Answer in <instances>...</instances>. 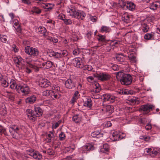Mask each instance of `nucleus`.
Wrapping results in <instances>:
<instances>
[{
	"mask_svg": "<svg viewBox=\"0 0 160 160\" xmlns=\"http://www.w3.org/2000/svg\"><path fill=\"white\" fill-rule=\"evenodd\" d=\"M154 35V33H147L145 34L144 38L145 39L149 40L152 39Z\"/></svg>",
	"mask_w": 160,
	"mask_h": 160,
	"instance_id": "nucleus-41",
	"label": "nucleus"
},
{
	"mask_svg": "<svg viewBox=\"0 0 160 160\" xmlns=\"http://www.w3.org/2000/svg\"><path fill=\"white\" fill-rule=\"evenodd\" d=\"M107 114H111L113 112L114 108L112 106L110 105H107L102 109Z\"/></svg>",
	"mask_w": 160,
	"mask_h": 160,
	"instance_id": "nucleus-15",
	"label": "nucleus"
},
{
	"mask_svg": "<svg viewBox=\"0 0 160 160\" xmlns=\"http://www.w3.org/2000/svg\"><path fill=\"white\" fill-rule=\"evenodd\" d=\"M26 53L30 55L32 57L37 56L38 55L39 52L37 49L30 46L26 47L24 49Z\"/></svg>",
	"mask_w": 160,
	"mask_h": 160,
	"instance_id": "nucleus-4",
	"label": "nucleus"
},
{
	"mask_svg": "<svg viewBox=\"0 0 160 160\" xmlns=\"http://www.w3.org/2000/svg\"><path fill=\"white\" fill-rule=\"evenodd\" d=\"M128 58L130 60L132 61L133 62H136V57L134 55H130L128 56Z\"/></svg>",
	"mask_w": 160,
	"mask_h": 160,
	"instance_id": "nucleus-55",
	"label": "nucleus"
},
{
	"mask_svg": "<svg viewBox=\"0 0 160 160\" xmlns=\"http://www.w3.org/2000/svg\"><path fill=\"white\" fill-rule=\"evenodd\" d=\"M150 137L146 136H141L140 137V138L141 139H143L145 141L148 142L150 139Z\"/></svg>",
	"mask_w": 160,
	"mask_h": 160,
	"instance_id": "nucleus-50",
	"label": "nucleus"
},
{
	"mask_svg": "<svg viewBox=\"0 0 160 160\" xmlns=\"http://www.w3.org/2000/svg\"><path fill=\"white\" fill-rule=\"evenodd\" d=\"M2 83V85L4 87H7L8 84V83L5 80L3 79Z\"/></svg>",
	"mask_w": 160,
	"mask_h": 160,
	"instance_id": "nucleus-60",
	"label": "nucleus"
},
{
	"mask_svg": "<svg viewBox=\"0 0 160 160\" xmlns=\"http://www.w3.org/2000/svg\"><path fill=\"white\" fill-rule=\"evenodd\" d=\"M27 153L29 155L32 157L36 160H40L42 158V155L38 151L33 149H29L26 151Z\"/></svg>",
	"mask_w": 160,
	"mask_h": 160,
	"instance_id": "nucleus-5",
	"label": "nucleus"
},
{
	"mask_svg": "<svg viewBox=\"0 0 160 160\" xmlns=\"http://www.w3.org/2000/svg\"><path fill=\"white\" fill-rule=\"evenodd\" d=\"M83 105L84 106L87 107L88 108H91L92 106V100L91 98H88L86 101L84 102Z\"/></svg>",
	"mask_w": 160,
	"mask_h": 160,
	"instance_id": "nucleus-37",
	"label": "nucleus"
},
{
	"mask_svg": "<svg viewBox=\"0 0 160 160\" xmlns=\"http://www.w3.org/2000/svg\"><path fill=\"white\" fill-rule=\"evenodd\" d=\"M18 87L19 88H18V92L19 93L22 92L23 95H27L30 92V88L27 85L20 84Z\"/></svg>",
	"mask_w": 160,
	"mask_h": 160,
	"instance_id": "nucleus-6",
	"label": "nucleus"
},
{
	"mask_svg": "<svg viewBox=\"0 0 160 160\" xmlns=\"http://www.w3.org/2000/svg\"><path fill=\"white\" fill-rule=\"evenodd\" d=\"M111 139L113 141H118L121 139L120 135L117 132H113L112 136H110Z\"/></svg>",
	"mask_w": 160,
	"mask_h": 160,
	"instance_id": "nucleus-20",
	"label": "nucleus"
},
{
	"mask_svg": "<svg viewBox=\"0 0 160 160\" xmlns=\"http://www.w3.org/2000/svg\"><path fill=\"white\" fill-rule=\"evenodd\" d=\"M21 1L22 3L28 5H30L31 3L30 0H21Z\"/></svg>",
	"mask_w": 160,
	"mask_h": 160,
	"instance_id": "nucleus-62",
	"label": "nucleus"
},
{
	"mask_svg": "<svg viewBox=\"0 0 160 160\" xmlns=\"http://www.w3.org/2000/svg\"><path fill=\"white\" fill-rule=\"evenodd\" d=\"M95 77H96V75L90 76L87 78V79L88 82L93 83L95 81Z\"/></svg>",
	"mask_w": 160,
	"mask_h": 160,
	"instance_id": "nucleus-38",
	"label": "nucleus"
},
{
	"mask_svg": "<svg viewBox=\"0 0 160 160\" xmlns=\"http://www.w3.org/2000/svg\"><path fill=\"white\" fill-rule=\"evenodd\" d=\"M42 7L45 9V11H48L52 9L53 6L52 4L48 3L44 4L42 6Z\"/></svg>",
	"mask_w": 160,
	"mask_h": 160,
	"instance_id": "nucleus-32",
	"label": "nucleus"
},
{
	"mask_svg": "<svg viewBox=\"0 0 160 160\" xmlns=\"http://www.w3.org/2000/svg\"><path fill=\"white\" fill-rule=\"evenodd\" d=\"M91 136L93 138H98L102 137V134L99 131H95L91 133Z\"/></svg>",
	"mask_w": 160,
	"mask_h": 160,
	"instance_id": "nucleus-34",
	"label": "nucleus"
},
{
	"mask_svg": "<svg viewBox=\"0 0 160 160\" xmlns=\"http://www.w3.org/2000/svg\"><path fill=\"white\" fill-rule=\"evenodd\" d=\"M38 32L40 34H43V36H46L48 32H47V30L45 28L43 27H40L38 28Z\"/></svg>",
	"mask_w": 160,
	"mask_h": 160,
	"instance_id": "nucleus-33",
	"label": "nucleus"
},
{
	"mask_svg": "<svg viewBox=\"0 0 160 160\" xmlns=\"http://www.w3.org/2000/svg\"><path fill=\"white\" fill-rule=\"evenodd\" d=\"M64 84L66 88L68 89H72L75 88L76 82L75 80L69 78L65 81Z\"/></svg>",
	"mask_w": 160,
	"mask_h": 160,
	"instance_id": "nucleus-8",
	"label": "nucleus"
},
{
	"mask_svg": "<svg viewBox=\"0 0 160 160\" xmlns=\"http://www.w3.org/2000/svg\"><path fill=\"white\" fill-rule=\"evenodd\" d=\"M14 62L18 65H22L23 64V59L20 57H18L15 58L14 59Z\"/></svg>",
	"mask_w": 160,
	"mask_h": 160,
	"instance_id": "nucleus-27",
	"label": "nucleus"
},
{
	"mask_svg": "<svg viewBox=\"0 0 160 160\" xmlns=\"http://www.w3.org/2000/svg\"><path fill=\"white\" fill-rule=\"evenodd\" d=\"M14 28L16 29V30L18 33L19 34L21 33L22 31V29L20 25L16 27H14Z\"/></svg>",
	"mask_w": 160,
	"mask_h": 160,
	"instance_id": "nucleus-59",
	"label": "nucleus"
},
{
	"mask_svg": "<svg viewBox=\"0 0 160 160\" xmlns=\"http://www.w3.org/2000/svg\"><path fill=\"white\" fill-rule=\"evenodd\" d=\"M82 61V59L80 58H75L73 60V63L75 67L78 68H82L84 66Z\"/></svg>",
	"mask_w": 160,
	"mask_h": 160,
	"instance_id": "nucleus-12",
	"label": "nucleus"
},
{
	"mask_svg": "<svg viewBox=\"0 0 160 160\" xmlns=\"http://www.w3.org/2000/svg\"><path fill=\"white\" fill-rule=\"evenodd\" d=\"M51 90H47L44 91L42 92V95L44 96H48L49 97V94Z\"/></svg>",
	"mask_w": 160,
	"mask_h": 160,
	"instance_id": "nucleus-57",
	"label": "nucleus"
},
{
	"mask_svg": "<svg viewBox=\"0 0 160 160\" xmlns=\"http://www.w3.org/2000/svg\"><path fill=\"white\" fill-rule=\"evenodd\" d=\"M60 97V96L57 92H56L55 93L54 95L52 98L53 99H57L59 98Z\"/></svg>",
	"mask_w": 160,
	"mask_h": 160,
	"instance_id": "nucleus-64",
	"label": "nucleus"
},
{
	"mask_svg": "<svg viewBox=\"0 0 160 160\" xmlns=\"http://www.w3.org/2000/svg\"><path fill=\"white\" fill-rule=\"evenodd\" d=\"M159 151L158 149L156 148H152L150 156L152 157L155 156L158 153Z\"/></svg>",
	"mask_w": 160,
	"mask_h": 160,
	"instance_id": "nucleus-42",
	"label": "nucleus"
},
{
	"mask_svg": "<svg viewBox=\"0 0 160 160\" xmlns=\"http://www.w3.org/2000/svg\"><path fill=\"white\" fill-rule=\"evenodd\" d=\"M122 19L124 22L128 23L130 21V15L127 12H125L122 15Z\"/></svg>",
	"mask_w": 160,
	"mask_h": 160,
	"instance_id": "nucleus-26",
	"label": "nucleus"
},
{
	"mask_svg": "<svg viewBox=\"0 0 160 160\" xmlns=\"http://www.w3.org/2000/svg\"><path fill=\"white\" fill-rule=\"evenodd\" d=\"M52 88L57 91H59L60 90L59 87L57 85H54L52 86Z\"/></svg>",
	"mask_w": 160,
	"mask_h": 160,
	"instance_id": "nucleus-61",
	"label": "nucleus"
},
{
	"mask_svg": "<svg viewBox=\"0 0 160 160\" xmlns=\"http://www.w3.org/2000/svg\"><path fill=\"white\" fill-rule=\"evenodd\" d=\"M36 97L35 96L32 95L26 98V102L27 103L32 104L36 101Z\"/></svg>",
	"mask_w": 160,
	"mask_h": 160,
	"instance_id": "nucleus-24",
	"label": "nucleus"
},
{
	"mask_svg": "<svg viewBox=\"0 0 160 160\" xmlns=\"http://www.w3.org/2000/svg\"><path fill=\"white\" fill-rule=\"evenodd\" d=\"M125 39L128 42H129L131 39V33L130 32L127 33L125 36Z\"/></svg>",
	"mask_w": 160,
	"mask_h": 160,
	"instance_id": "nucleus-53",
	"label": "nucleus"
},
{
	"mask_svg": "<svg viewBox=\"0 0 160 160\" xmlns=\"http://www.w3.org/2000/svg\"><path fill=\"white\" fill-rule=\"evenodd\" d=\"M44 37L48 40L50 41V42H52L53 43H56L58 42V40L57 38H52L51 36H50L49 34L47 33L46 36H45Z\"/></svg>",
	"mask_w": 160,
	"mask_h": 160,
	"instance_id": "nucleus-25",
	"label": "nucleus"
},
{
	"mask_svg": "<svg viewBox=\"0 0 160 160\" xmlns=\"http://www.w3.org/2000/svg\"><path fill=\"white\" fill-rule=\"evenodd\" d=\"M58 18L59 19L62 20L64 21L65 18V15L62 13H61L58 15Z\"/></svg>",
	"mask_w": 160,
	"mask_h": 160,
	"instance_id": "nucleus-58",
	"label": "nucleus"
},
{
	"mask_svg": "<svg viewBox=\"0 0 160 160\" xmlns=\"http://www.w3.org/2000/svg\"><path fill=\"white\" fill-rule=\"evenodd\" d=\"M7 36L3 35H0V39L1 41L4 43L7 42Z\"/></svg>",
	"mask_w": 160,
	"mask_h": 160,
	"instance_id": "nucleus-45",
	"label": "nucleus"
},
{
	"mask_svg": "<svg viewBox=\"0 0 160 160\" xmlns=\"http://www.w3.org/2000/svg\"><path fill=\"white\" fill-rule=\"evenodd\" d=\"M154 106L151 104H145L142 105L140 108L144 114H147L152 111Z\"/></svg>",
	"mask_w": 160,
	"mask_h": 160,
	"instance_id": "nucleus-9",
	"label": "nucleus"
},
{
	"mask_svg": "<svg viewBox=\"0 0 160 160\" xmlns=\"http://www.w3.org/2000/svg\"><path fill=\"white\" fill-rule=\"evenodd\" d=\"M59 139L61 141H62L65 139V135L63 132H62L59 134Z\"/></svg>",
	"mask_w": 160,
	"mask_h": 160,
	"instance_id": "nucleus-49",
	"label": "nucleus"
},
{
	"mask_svg": "<svg viewBox=\"0 0 160 160\" xmlns=\"http://www.w3.org/2000/svg\"><path fill=\"white\" fill-rule=\"evenodd\" d=\"M36 114L37 117H39L41 116L42 114V110L39 107H35L34 110L33 111Z\"/></svg>",
	"mask_w": 160,
	"mask_h": 160,
	"instance_id": "nucleus-23",
	"label": "nucleus"
},
{
	"mask_svg": "<svg viewBox=\"0 0 160 160\" xmlns=\"http://www.w3.org/2000/svg\"><path fill=\"white\" fill-rule=\"evenodd\" d=\"M97 39L99 42H105V36L101 34L98 35Z\"/></svg>",
	"mask_w": 160,
	"mask_h": 160,
	"instance_id": "nucleus-44",
	"label": "nucleus"
},
{
	"mask_svg": "<svg viewBox=\"0 0 160 160\" xmlns=\"http://www.w3.org/2000/svg\"><path fill=\"white\" fill-rule=\"evenodd\" d=\"M64 23L67 25H71L72 23V20L69 19H66L65 18V19L64 20Z\"/></svg>",
	"mask_w": 160,
	"mask_h": 160,
	"instance_id": "nucleus-51",
	"label": "nucleus"
},
{
	"mask_svg": "<svg viewBox=\"0 0 160 160\" xmlns=\"http://www.w3.org/2000/svg\"><path fill=\"white\" fill-rule=\"evenodd\" d=\"M110 31V28L105 26H102L100 30V32H109Z\"/></svg>",
	"mask_w": 160,
	"mask_h": 160,
	"instance_id": "nucleus-31",
	"label": "nucleus"
},
{
	"mask_svg": "<svg viewBox=\"0 0 160 160\" xmlns=\"http://www.w3.org/2000/svg\"><path fill=\"white\" fill-rule=\"evenodd\" d=\"M31 12L33 13L39 14L41 13V10L39 8L34 6L32 7Z\"/></svg>",
	"mask_w": 160,
	"mask_h": 160,
	"instance_id": "nucleus-36",
	"label": "nucleus"
},
{
	"mask_svg": "<svg viewBox=\"0 0 160 160\" xmlns=\"http://www.w3.org/2000/svg\"><path fill=\"white\" fill-rule=\"evenodd\" d=\"M116 77L120 79L121 83L123 85H130L132 81V76L130 74L124 73L122 72H117Z\"/></svg>",
	"mask_w": 160,
	"mask_h": 160,
	"instance_id": "nucleus-2",
	"label": "nucleus"
},
{
	"mask_svg": "<svg viewBox=\"0 0 160 160\" xmlns=\"http://www.w3.org/2000/svg\"><path fill=\"white\" fill-rule=\"evenodd\" d=\"M115 58L118 62L120 64H123L125 60V57L122 54H117Z\"/></svg>",
	"mask_w": 160,
	"mask_h": 160,
	"instance_id": "nucleus-18",
	"label": "nucleus"
},
{
	"mask_svg": "<svg viewBox=\"0 0 160 160\" xmlns=\"http://www.w3.org/2000/svg\"><path fill=\"white\" fill-rule=\"evenodd\" d=\"M26 112L29 119L33 122L36 120L37 116L34 112L30 109L26 110Z\"/></svg>",
	"mask_w": 160,
	"mask_h": 160,
	"instance_id": "nucleus-10",
	"label": "nucleus"
},
{
	"mask_svg": "<svg viewBox=\"0 0 160 160\" xmlns=\"http://www.w3.org/2000/svg\"><path fill=\"white\" fill-rule=\"evenodd\" d=\"M67 11L69 16L78 19L83 20L86 16L84 11L79 10H76L73 7L71 6L70 8H68L67 9Z\"/></svg>",
	"mask_w": 160,
	"mask_h": 160,
	"instance_id": "nucleus-1",
	"label": "nucleus"
},
{
	"mask_svg": "<svg viewBox=\"0 0 160 160\" xmlns=\"http://www.w3.org/2000/svg\"><path fill=\"white\" fill-rule=\"evenodd\" d=\"M42 152L43 153H47L50 155H53L54 153V151L50 147L48 148H46V150H43Z\"/></svg>",
	"mask_w": 160,
	"mask_h": 160,
	"instance_id": "nucleus-35",
	"label": "nucleus"
},
{
	"mask_svg": "<svg viewBox=\"0 0 160 160\" xmlns=\"http://www.w3.org/2000/svg\"><path fill=\"white\" fill-rule=\"evenodd\" d=\"M42 68L45 69H48L52 67V63L50 61H48L42 63Z\"/></svg>",
	"mask_w": 160,
	"mask_h": 160,
	"instance_id": "nucleus-21",
	"label": "nucleus"
},
{
	"mask_svg": "<svg viewBox=\"0 0 160 160\" xmlns=\"http://www.w3.org/2000/svg\"><path fill=\"white\" fill-rule=\"evenodd\" d=\"M160 6V1L153 2L150 4V8L152 10H155Z\"/></svg>",
	"mask_w": 160,
	"mask_h": 160,
	"instance_id": "nucleus-22",
	"label": "nucleus"
},
{
	"mask_svg": "<svg viewBox=\"0 0 160 160\" xmlns=\"http://www.w3.org/2000/svg\"><path fill=\"white\" fill-rule=\"evenodd\" d=\"M20 84H17L14 80H11L10 82V88L12 89H15L18 91V88H19L18 87Z\"/></svg>",
	"mask_w": 160,
	"mask_h": 160,
	"instance_id": "nucleus-29",
	"label": "nucleus"
},
{
	"mask_svg": "<svg viewBox=\"0 0 160 160\" xmlns=\"http://www.w3.org/2000/svg\"><path fill=\"white\" fill-rule=\"evenodd\" d=\"M128 101L131 104L133 105L136 103L138 104L139 103V100H137L136 97H133L130 98Z\"/></svg>",
	"mask_w": 160,
	"mask_h": 160,
	"instance_id": "nucleus-40",
	"label": "nucleus"
},
{
	"mask_svg": "<svg viewBox=\"0 0 160 160\" xmlns=\"http://www.w3.org/2000/svg\"><path fill=\"white\" fill-rule=\"evenodd\" d=\"M55 136L52 132L50 131L47 136L46 140L48 142H54Z\"/></svg>",
	"mask_w": 160,
	"mask_h": 160,
	"instance_id": "nucleus-16",
	"label": "nucleus"
},
{
	"mask_svg": "<svg viewBox=\"0 0 160 160\" xmlns=\"http://www.w3.org/2000/svg\"><path fill=\"white\" fill-rule=\"evenodd\" d=\"M108 66L114 71H117L119 69L118 65L115 64H113L112 63H109L108 65Z\"/></svg>",
	"mask_w": 160,
	"mask_h": 160,
	"instance_id": "nucleus-39",
	"label": "nucleus"
},
{
	"mask_svg": "<svg viewBox=\"0 0 160 160\" xmlns=\"http://www.w3.org/2000/svg\"><path fill=\"white\" fill-rule=\"evenodd\" d=\"M62 122V120H59L57 122H56L54 123L52 125V127L53 129H56L57 127H58L60 124Z\"/></svg>",
	"mask_w": 160,
	"mask_h": 160,
	"instance_id": "nucleus-46",
	"label": "nucleus"
},
{
	"mask_svg": "<svg viewBox=\"0 0 160 160\" xmlns=\"http://www.w3.org/2000/svg\"><path fill=\"white\" fill-rule=\"evenodd\" d=\"M103 149L106 151H108L109 150V147L107 144H105L103 145Z\"/></svg>",
	"mask_w": 160,
	"mask_h": 160,
	"instance_id": "nucleus-63",
	"label": "nucleus"
},
{
	"mask_svg": "<svg viewBox=\"0 0 160 160\" xmlns=\"http://www.w3.org/2000/svg\"><path fill=\"white\" fill-rule=\"evenodd\" d=\"M96 78L101 81H106L110 78V76L106 73H100L96 75Z\"/></svg>",
	"mask_w": 160,
	"mask_h": 160,
	"instance_id": "nucleus-13",
	"label": "nucleus"
},
{
	"mask_svg": "<svg viewBox=\"0 0 160 160\" xmlns=\"http://www.w3.org/2000/svg\"><path fill=\"white\" fill-rule=\"evenodd\" d=\"M149 29L148 27L146 24H144L142 25V31L145 32H147Z\"/></svg>",
	"mask_w": 160,
	"mask_h": 160,
	"instance_id": "nucleus-54",
	"label": "nucleus"
},
{
	"mask_svg": "<svg viewBox=\"0 0 160 160\" xmlns=\"http://www.w3.org/2000/svg\"><path fill=\"white\" fill-rule=\"evenodd\" d=\"M119 4L121 7L123 8H125V7H126L127 4L123 0H119Z\"/></svg>",
	"mask_w": 160,
	"mask_h": 160,
	"instance_id": "nucleus-47",
	"label": "nucleus"
},
{
	"mask_svg": "<svg viewBox=\"0 0 160 160\" xmlns=\"http://www.w3.org/2000/svg\"><path fill=\"white\" fill-rule=\"evenodd\" d=\"M26 62L28 64V65H27L28 67H29L31 68H33L34 69H36V68H37L36 65V64H33L30 61H28V60L27 59Z\"/></svg>",
	"mask_w": 160,
	"mask_h": 160,
	"instance_id": "nucleus-43",
	"label": "nucleus"
},
{
	"mask_svg": "<svg viewBox=\"0 0 160 160\" xmlns=\"http://www.w3.org/2000/svg\"><path fill=\"white\" fill-rule=\"evenodd\" d=\"M73 121L76 123H78L81 120L78 115H75L72 118Z\"/></svg>",
	"mask_w": 160,
	"mask_h": 160,
	"instance_id": "nucleus-48",
	"label": "nucleus"
},
{
	"mask_svg": "<svg viewBox=\"0 0 160 160\" xmlns=\"http://www.w3.org/2000/svg\"><path fill=\"white\" fill-rule=\"evenodd\" d=\"M51 84L50 82L47 79H43L40 80L39 82V86L43 88L48 87Z\"/></svg>",
	"mask_w": 160,
	"mask_h": 160,
	"instance_id": "nucleus-14",
	"label": "nucleus"
},
{
	"mask_svg": "<svg viewBox=\"0 0 160 160\" xmlns=\"http://www.w3.org/2000/svg\"><path fill=\"white\" fill-rule=\"evenodd\" d=\"M89 18L90 20L92 21L93 22H96L97 20V17L95 16H92L91 15H89Z\"/></svg>",
	"mask_w": 160,
	"mask_h": 160,
	"instance_id": "nucleus-56",
	"label": "nucleus"
},
{
	"mask_svg": "<svg viewBox=\"0 0 160 160\" xmlns=\"http://www.w3.org/2000/svg\"><path fill=\"white\" fill-rule=\"evenodd\" d=\"M94 149V147L92 144L88 143L83 146L81 148V149L84 152H85V151L93 150Z\"/></svg>",
	"mask_w": 160,
	"mask_h": 160,
	"instance_id": "nucleus-17",
	"label": "nucleus"
},
{
	"mask_svg": "<svg viewBox=\"0 0 160 160\" xmlns=\"http://www.w3.org/2000/svg\"><path fill=\"white\" fill-rule=\"evenodd\" d=\"M101 90V87L99 84L97 82H95L93 86V91L95 92H98Z\"/></svg>",
	"mask_w": 160,
	"mask_h": 160,
	"instance_id": "nucleus-30",
	"label": "nucleus"
},
{
	"mask_svg": "<svg viewBox=\"0 0 160 160\" xmlns=\"http://www.w3.org/2000/svg\"><path fill=\"white\" fill-rule=\"evenodd\" d=\"M103 97L105 101H109L111 103L113 102L117 99L116 97L109 94H104Z\"/></svg>",
	"mask_w": 160,
	"mask_h": 160,
	"instance_id": "nucleus-11",
	"label": "nucleus"
},
{
	"mask_svg": "<svg viewBox=\"0 0 160 160\" xmlns=\"http://www.w3.org/2000/svg\"><path fill=\"white\" fill-rule=\"evenodd\" d=\"M9 130L12 137L13 138L17 139L21 134L22 129L20 126L13 125L10 127Z\"/></svg>",
	"mask_w": 160,
	"mask_h": 160,
	"instance_id": "nucleus-3",
	"label": "nucleus"
},
{
	"mask_svg": "<svg viewBox=\"0 0 160 160\" xmlns=\"http://www.w3.org/2000/svg\"><path fill=\"white\" fill-rule=\"evenodd\" d=\"M68 52L67 50H64L61 51L60 52H56L54 51L51 52L50 55L51 57L54 58H59L65 57L68 55Z\"/></svg>",
	"mask_w": 160,
	"mask_h": 160,
	"instance_id": "nucleus-7",
	"label": "nucleus"
},
{
	"mask_svg": "<svg viewBox=\"0 0 160 160\" xmlns=\"http://www.w3.org/2000/svg\"><path fill=\"white\" fill-rule=\"evenodd\" d=\"M136 6L135 4L132 2H128L126 4V8H127L131 10V11H134L135 10Z\"/></svg>",
	"mask_w": 160,
	"mask_h": 160,
	"instance_id": "nucleus-28",
	"label": "nucleus"
},
{
	"mask_svg": "<svg viewBox=\"0 0 160 160\" xmlns=\"http://www.w3.org/2000/svg\"><path fill=\"white\" fill-rule=\"evenodd\" d=\"M151 150L152 148H146L144 150V152L146 154L150 156Z\"/></svg>",
	"mask_w": 160,
	"mask_h": 160,
	"instance_id": "nucleus-52",
	"label": "nucleus"
},
{
	"mask_svg": "<svg viewBox=\"0 0 160 160\" xmlns=\"http://www.w3.org/2000/svg\"><path fill=\"white\" fill-rule=\"evenodd\" d=\"M117 93L119 94L128 95L132 94V91H128L127 89H121L117 91Z\"/></svg>",
	"mask_w": 160,
	"mask_h": 160,
	"instance_id": "nucleus-19",
	"label": "nucleus"
}]
</instances>
